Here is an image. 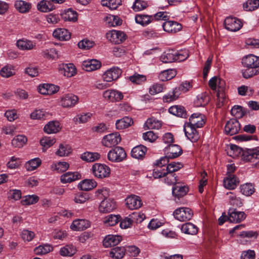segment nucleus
<instances>
[{
  "instance_id": "obj_1",
  "label": "nucleus",
  "mask_w": 259,
  "mask_h": 259,
  "mask_svg": "<svg viewBox=\"0 0 259 259\" xmlns=\"http://www.w3.org/2000/svg\"><path fill=\"white\" fill-rule=\"evenodd\" d=\"M92 170L95 177L99 179L108 178L110 174V168L105 164L96 163L93 165Z\"/></svg>"
},
{
  "instance_id": "obj_2",
  "label": "nucleus",
  "mask_w": 259,
  "mask_h": 259,
  "mask_svg": "<svg viewBox=\"0 0 259 259\" xmlns=\"http://www.w3.org/2000/svg\"><path fill=\"white\" fill-rule=\"evenodd\" d=\"M173 215L176 219L184 222L191 220L193 215V212L190 208L180 207L175 210Z\"/></svg>"
},
{
  "instance_id": "obj_3",
  "label": "nucleus",
  "mask_w": 259,
  "mask_h": 259,
  "mask_svg": "<svg viewBox=\"0 0 259 259\" xmlns=\"http://www.w3.org/2000/svg\"><path fill=\"white\" fill-rule=\"evenodd\" d=\"M126 153L121 147H116L108 153V159L112 162H120L126 157Z\"/></svg>"
},
{
  "instance_id": "obj_4",
  "label": "nucleus",
  "mask_w": 259,
  "mask_h": 259,
  "mask_svg": "<svg viewBox=\"0 0 259 259\" xmlns=\"http://www.w3.org/2000/svg\"><path fill=\"white\" fill-rule=\"evenodd\" d=\"M225 28L231 31H237L242 27V23L239 19L229 17L224 21Z\"/></svg>"
},
{
  "instance_id": "obj_5",
  "label": "nucleus",
  "mask_w": 259,
  "mask_h": 259,
  "mask_svg": "<svg viewBox=\"0 0 259 259\" xmlns=\"http://www.w3.org/2000/svg\"><path fill=\"white\" fill-rule=\"evenodd\" d=\"M121 137L118 133H112L104 136L102 144L107 147H111L117 145L121 141Z\"/></svg>"
},
{
  "instance_id": "obj_6",
  "label": "nucleus",
  "mask_w": 259,
  "mask_h": 259,
  "mask_svg": "<svg viewBox=\"0 0 259 259\" xmlns=\"http://www.w3.org/2000/svg\"><path fill=\"white\" fill-rule=\"evenodd\" d=\"M106 37L111 42L119 44L125 40L126 35L122 31L113 30L106 33Z\"/></svg>"
},
{
  "instance_id": "obj_7",
  "label": "nucleus",
  "mask_w": 259,
  "mask_h": 259,
  "mask_svg": "<svg viewBox=\"0 0 259 259\" xmlns=\"http://www.w3.org/2000/svg\"><path fill=\"white\" fill-rule=\"evenodd\" d=\"M78 101L77 96L72 94H68L61 98L60 104L64 108H71L76 104Z\"/></svg>"
},
{
  "instance_id": "obj_8",
  "label": "nucleus",
  "mask_w": 259,
  "mask_h": 259,
  "mask_svg": "<svg viewBox=\"0 0 259 259\" xmlns=\"http://www.w3.org/2000/svg\"><path fill=\"white\" fill-rule=\"evenodd\" d=\"M116 204L113 199H104L101 202L99 210L101 212L108 213L113 211L116 208Z\"/></svg>"
},
{
  "instance_id": "obj_9",
  "label": "nucleus",
  "mask_w": 259,
  "mask_h": 259,
  "mask_svg": "<svg viewBox=\"0 0 259 259\" xmlns=\"http://www.w3.org/2000/svg\"><path fill=\"white\" fill-rule=\"evenodd\" d=\"M122 71L118 67H113L107 70L103 75L104 81L110 82L118 78Z\"/></svg>"
},
{
  "instance_id": "obj_10",
  "label": "nucleus",
  "mask_w": 259,
  "mask_h": 259,
  "mask_svg": "<svg viewBox=\"0 0 259 259\" xmlns=\"http://www.w3.org/2000/svg\"><path fill=\"white\" fill-rule=\"evenodd\" d=\"M242 64L244 67L259 68V57L253 55H249L242 59Z\"/></svg>"
},
{
  "instance_id": "obj_11",
  "label": "nucleus",
  "mask_w": 259,
  "mask_h": 259,
  "mask_svg": "<svg viewBox=\"0 0 259 259\" xmlns=\"http://www.w3.org/2000/svg\"><path fill=\"white\" fill-rule=\"evenodd\" d=\"M240 130V123L235 119L229 120L225 126V131L227 134L234 135L238 133Z\"/></svg>"
},
{
  "instance_id": "obj_12",
  "label": "nucleus",
  "mask_w": 259,
  "mask_h": 259,
  "mask_svg": "<svg viewBox=\"0 0 259 259\" xmlns=\"http://www.w3.org/2000/svg\"><path fill=\"white\" fill-rule=\"evenodd\" d=\"M204 123L202 114L195 113L191 115L189 118V121L185 124L194 126L195 128H200L202 127Z\"/></svg>"
},
{
  "instance_id": "obj_13",
  "label": "nucleus",
  "mask_w": 259,
  "mask_h": 259,
  "mask_svg": "<svg viewBox=\"0 0 259 259\" xmlns=\"http://www.w3.org/2000/svg\"><path fill=\"white\" fill-rule=\"evenodd\" d=\"M103 96L105 99L111 102L119 101L123 97L121 92L115 90H108L103 93Z\"/></svg>"
},
{
  "instance_id": "obj_14",
  "label": "nucleus",
  "mask_w": 259,
  "mask_h": 259,
  "mask_svg": "<svg viewBox=\"0 0 259 259\" xmlns=\"http://www.w3.org/2000/svg\"><path fill=\"white\" fill-rule=\"evenodd\" d=\"M246 214L243 211H240L235 209H230L228 220L232 223H240L246 218Z\"/></svg>"
},
{
  "instance_id": "obj_15",
  "label": "nucleus",
  "mask_w": 259,
  "mask_h": 259,
  "mask_svg": "<svg viewBox=\"0 0 259 259\" xmlns=\"http://www.w3.org/2000/svg\"><path fill=\"white\" fill-rule=\"evenodd\" d=\"M81 178V175L78 172L68 171L61 176L60 180L62 183L66 184L80 180Z\"/></svg>"
},
{
  "instance_id": "obj_16",
  "label": "nucleus",
  "mask_w": 259,
  "mask_h": 259,
  "mask_svg": "<svg viewBox=\"0 0 259 259\" xmlns=\"http://www.w3.org/2000/svg\"><path fill=\"white\" fill-rule=\"evenodd\" d=\"M59 90V87L49 83L40 84L38 87V92L43 95H52L57 93Z\"/></svg>"
},
{
  "instance_id": "obj_17",
  "label": "nucleus",
  "mask_w": 259,
  "mask_h": 259,
  "mask_svg": "<svg viewBox=\"0 0 259 259\" xmlns=\"http://www.w3.org/2000/svg\"><path fill=\"white\" fill-rule=\"evenodd\" d=\"M125 202L126 206L131 210L138 209L142 205L140 197L135 195L127 197Z\"/></svg>"
},
{
  "instance_id": "obj_18",
  "label": "nucleus",
  "mask_w": 259,
  "mask_h": 259,
  "mask_svg": "<svg viewBox=\"0 0 259 259\" xmlns=\"http://www.w3.org/2000/svg\"><path fill=\"white\" fill-rule=\"evenodd\" d=\"M184 130L186 136L192 142H195L199 139V136L198 133L194 126L185 124Z\"/></svg>"
},
{
  "instance_id": "obj_19",
  "label": "nucleus",
  "mask_w": 259,
  "mask_h": 259,
  "mask_svg": "<svg viewBox=\"0 0 259 259\" xmlns=\"http://www.w3.org/2000/svg\"><path fill=\"white\" fill-rule=\"evenodd\" d=\"M121 240L122 237L120 235H108L104 239L103 244L105 247H109L117 245Z\"/></svg>"
},
{
  "instance_id": "obj_20",
  "label": "nucleus",
  "mask_w": 259,
  "mask_h": 259,
  "mask_svg": "<svg viewBox=\"0 0 259 259\" xmlns=\"http://www.w3.org/2000/svg\"><path fill=\"white\" fill-rule=\"evenodd\" d=\"M162 27L165 31L176 33L182 29V25L176 21H168L163 23Z\"/></svg>"
},
{
  "instance_id": "obj_21",
  "label": "nucleus",
  "mask_w": 259,
  "mask_h": 259,
  "mask_svg": "<svg viewBox=\"0 0 259 259\" xmlns=\"http://www.w3.org/2000/svg\"><path fill=\"white\" fill-rule=\"evenodd\" d=\"M188 192V188L180 183H177L172 187V195L178 198L185 196Z\"/></svg>"
},
{
  "instance_id": "obj_22",
  "label": "nucleus",
  "mask_w": 259,
  "mask_h": 259,
  "mask_svg": "<svg viewBox=\"0 0 259 259\" xmlns=\"http://www.w3.org/2000/svg\"><path fill=\"white\" fill-rule=\"evenodd\" d=\"M90 226V222L85 219L74 220L71 225L70 228L73 230L81 231L85 230Z\"/></svg>"
},
{
  "instance_id": "obj_23",
  "label": "nucleus",
  "mask_w": 259,
  "mask_h": 259,
  "mask_svg": "<svg viewBox=\"0 0 259 259\" xmlns=\"http://www.w3.org/2000/svg\"><path fill=\"white\" fill-rule=\"evenodd\" d=\"M53 36L61 41H66L70 38V33L65 28L56 29L53 33Z\"/></svg>"
},
{
  "instance_id": "obj_24",
  "label": "nucleus",
  "mask_w": 259,
  "mask_h": 259,
  "mask_svg": "<svg viewBox=\"0 0 259 259\" xmlns=\"http://www.w3.org/2000/svg\"><path fill=\"white\" fill-rule=\"evenodd\" d=\"M243 159L246 161L254 162L259 159V149H248L243 154Z\"/></svg>"
},
{
  "instance_id": "obj_25",
  "label": "nucleus",
  "mask_w": 259,
  "mask_h": 259,
  "mask_svg": "<svg viewBox=\"0 0 259 259\" xmlns=\"http://www.w3.org/2000/svg\"><path fill=\"white\" fill-rule=\"evenodd\" d=\"M101 64L100 61L96 59L85 61L82 63V68L87 71H92L99 69Z\"/></svg>"
},
{
  "instance_id": "obj_26",
  "label": "nucleus",
  "mask_w": 259,
  "mask_h": 259,
  "mask_svg": "<svg viewBox=\"0 0 259 259\" xmlns=\"http://www.w3.org/2000/svg\"><path fill=\"white\" fill-rule=\"evenodd\" d=\"M126 249L122 246L112 248L109 251V256L113 259H121L125 255Z\"/></svg>"
},
{
  "instance_id": "obj_27",
  "label": "nucleus",
  "mask_w": 259,
  "mask_h": 259,
  "mask_svg": "<svg viewBox=\"0 0 259 259\" xmlns=\"http://www.w3.org/2000/svg\"><path fill=\"white\" fill-rule=\"evenodd\" d=\"M18 48L22 50H31L35 47V42L27 39L23 38L17 41Z\"/></svg>"
},
{
  "instance_id": "obj_28",
  "label": "nucleus",
  "mask_w": 259,
  "mask_h": 259,
  "mask_svg": "<svg viewBox=\"0 0 259 259\" xmlns=\"http://www.w3.org/2000/svg\"><path fill=\"white\" fill-rule=\"evenodd\" d=\"M238 184V179L234 175H230L224 180V186L228 189H234Z\"/></svg>"
},
{
  "instance_id": "obj_29",
  "label": "nucleus",
  "mask_w": 259,
  "mask_h": 259,
  "mask_svg": "<svg viewBox=\"0 0 259 259\" xmlns=\"http://www.w3.org/2000/svg\"><path fill=\"white\" fill-rule=\"evenodd\" d=\"M168 111L170 113L182 118H187L188 116L187 113L185 108L182 106L175 105L170 107Z\"/></svg>"
},
{
  "instance_id": "obj_30",
  "label": "nucleus",
  "mask_w": 259,
  "mask_h": 259,
  "mask_svg": "<svg viewBox=\"0 0 259 259\" xmlns=\"http://www.w3.org/2000/svg\"><path fill=\"white\" fill-rule=\"evenodd\" d=\"M168 152L167 155L170 159L179 157L182 153V150L180 146L176 144H170L167 148Z\"/></svg>"
},
{
  "instance_id": "obj_31",
  "label": "nucleus",
  "mask_w": 259,
  "mask_h": 259,
  "mask_svg": "<svg viewBox=\"0 0 259 259\" xmlns=\"http://www.w3.org/2000/svg\"><path fill=\"white\" fill-rule=\"evenodd\" d=\"M147 148L140 145L133 148L131 151V155L135 158L141 159L144 157Z\"/></svg>"
},
{
  "instance_id": "obj_32",
  "label": "nucleus",
  "mask_w": 259,
  "mask_h": 259,
  "mask_svg": "<svg viewBox=\"0 0 259 259\" xmlns=\"http://www.w3.org/2000/svg\"><path fill=\"white\" fill-rule=\"evenodd\" d=\"M15 7L21 13L28 12L31 8V4L24 1H17L15 3Z\"/></svg>"
},
{
  "instance_id": "obj_33",
  "label": "nucleus",
  "mask_w": 259,
  "mask_h": 259,
  "mask_svg": "<svg viewBox=\"0 0 259 259\" xmlns=\"http://www.w3.org/2000/svg\"><path fill=\"white\" fill-rule=\"evenodd\" d=\"M45 133L51 134L58 132L60 130V124L56 121L49 122L44 128Z\"/></svg>"
},
{
  "instance_id": "obj_34",
  "label": "nucleus",
  "mask_w": 259,
  "mask_h": 259,
  "mask_svg": "<svg viewBox=\"0 0 259 259\" xmlns=\"http://www.w3.org/2000/svg\"><path fill=\"white\" fill-rule=\"evenodd\" d=\"M38 10L42 12H48L55 9L53 3L49 1L42 0L37 5Z\"/></svg>"
},
{
  "instance_id": "obj_35",
  "label": "nucleus",
  "mask_w": 259,
  "mask_h": 259,
  "mask_svg": "<svg viewBox=\"0 0 259 259\" xmlns=\"http://www.w3.org/2000/svg\"><path fill=\"white\" fill-rule=\"evenodd\" d=\"M97 186L96 182L93 179H86L80 182L78 188L82 190L90 191Z\"/></svg>"
},
{
  "instance_id": "obj_36",
  "label": "nucleus",
  "mask_w": 259,
  "mask_h": 259,
  "mask_svg": "<svg viewBox=\"0 0 259 259\" xmlns=\"http://www.w3.org/2000/svg\"><path fill=\"white\" fill-rule=\"evenodd\" d=\"M153 20V17L152 15L137 14L135 16V21L136 23L143 26L149 24Z\"/></svg>"
},
{
  "instance_id": "obj_37",
  "label": "nucleus",
  "mask_w": 259,
  "mask_h": 259,
  "mask_svg": "<svg viewBox=\"0 0 259 259\" xmlns=\"http://www.w3.org/2000/svg\"><path fill=\"white\" fill-rule=\"evenodd\" d=\"M101 155L97 152H85L82 153L81 156V159L88 162H94L100 158Z\"/></svg>"
},
{
  "instance_id": "obj_38",
  "label": "nucleus",
  "mask_w": 259,
  "mask_h": 259,
  "mask_svg": "<svg viewBox=\"0 0 259 259\" xmlns=\"http://www.w3.org/2000/svg\"><path fill=\"white\" fill-rule=\"evenodd\" d=\"M181 230L185 234L194 235L197 233L198 228L191 223H187L182 225Z\"/></svg>"
},
{
  "instance_id": "obj_39",
  "label": "nucleus",
  "mask_w": 259,
  "mask_h": 259,
  "mask_svg": "<svg viewBox=\"0 0 259 259\" xmlns=\"http://www.w3.org/2000/svg\"><path fill=\"white\" fill-rule=\"evenodd\" d=\"M133 123V119L127 116L118 119L116 122V127L118 130H122L128 127Z\"/></svg>"
},
{
  "instance_id": "obj_40",
  "label": "nucleus",
  "mask_w": 259,
  "mask_h": 259,
  "mask_svg": "<svg viewBox=\"0 0 259 259\" xmlns=\"http://www.w3.org/2000/svg\"><path fill=\"white\" fill-rule=\"evenodd\" d=\"M176 75V71L175 69H167L161 71L159 75V79L162 81H165L173 78Z\"/></svg>"
},
{
  "instance_id": "obj_41",
  "label": "nucleus",
  "mask_w": 259,
  "mask_h": 259,
  "mask_svg": "<svg viewBox=\"0 0 259 259\" xmlns=\"http://www.w3.org/2000/svg\"><path fill=\"white\" fill-rule=\"evenodd\" d=\"M76 252V248L72 245H66L60 249V254L63 256H71Z\"/></svg>"
},
{
  "instance_id": "obj_42",
  "label": "nucleus",
  "mask_w": 259,
  "mask_h": 259,
  "mask_svg": "<svg viewBox=\"0 0 259 259\" xmlns=\"http://www.w3.org/2000/svg\"><path fill=\"white\" fill-rule=\"evenodd\" d=\"M72 151L71 147L67 144H61L59 145V149L56 152V154L59 156H67Z\"/></svg>"
},
{
  "instance_id": "obj_43",
  "label": "nucleus",
  "mask_w": 259,
  "mask_h": 259,
  "mask_svg": "<svg viewBox=\"0 0 259 259\" xmlns=\"http://www.w3.org/2000/svg\"><path fill=\"white\" fill-rule=\"evenodd\" d=\"M175 51H168L163 53L160 56V60L165 63L176 61Z\"/></svg>"
},
{
  "instance_id": "obj_44",
  "label": "nucleus",
  "mask_w": 259,
  "mask_h": 259,
  "mask_svg": "<svg viewBox=\"0 0 259 259\" xmlns=\"http://www.w3.org/2000/svg\"><path fill=\"white\" fill-rule=\"evenodd\" d=\"M56 142L55 138L50 137H45L42 138L40 141V144L42 147V151L44 152L53 145Z\"/></svg>"
},
{
  "instance_id": "obj_45",
  "label": "nucleus",
  "mask_w": 259,
  "mask_h": 259,
  "mask_svg": "<svg viewBox=\"0 0 259 259\" xmlns=\"http://www.w3.org/2000/svg\"><path fill=\"white\" fill-rule=\"evenodd\" d=\"M61 71L64 76L70 77L75 74L76 69L73 64H65Z\"/></svg>"
},
{
  "instance_id": "obj_46",
  "label": "nucleus",
  "mask_w": 259,
  "mask_h": 259,
  "mask_svg": "<svg viewBox=\"0 0 259 259\" xmlns=\"http://www.w3.org/2000/svg\"><path fill=\"white\" fill-rule=\"evenodd\" d=\"M227 195H228L230 204L237 207H241L242 205V200L240 197H237L235 194L230 192L227 193Z\"/></svg>"
},
{
  "instance_id": "obj_47",
  "label": "nucleus",
  "mask_w": 259,
  "mask_h": 259,
  "mask_svg": "<svg viewBox=\"0 0 259 259\" xmlns=\"http://www.w3.org/2000/svg\"><path fill=\"white\" fill-rule=\"evenodd\" d=\"M53 250V247L49 244L40 245L34 249L35 253L37 255H42L48 253Z\"/></svg>"
},
{
  "instance_id": "obj_48",
  "label": "nucleus",
  "mask_w": 259,
  "mask_h": 259,
  "mask_svg": "<svg viewBox=\"0 0 259 259\" xmlns=\"http://www.w3.org/2000/svg\"><path fill=\"white\" fill-rule=\"evenodd\" d=\"M255 191V189L252 184L246 183L241 185L240 191L244 195L249 196L251 195Z\"/></svg>"
},
{
  "instance_id": "obj_49",
  "label": "nucleus",
  "mask_w": 259,
  "mask_h": 259,
  "mask_svg": "<svg viewBox=\"0 0 259 259\" xmlns=\"http://www.w3.org/2000/svg\"><path fill=\"white\" fill-rule=\"evenodd\" d=\"M179 95L180 93H178L177 88H176L172 91V92H169L163 96V102L165 103H169L174 101L179 98Z\"/></svg>"
},
{
  "instance_id": "obj_50",
  "label": "nucleus",
  "mask_w": 259,
  "mask_h": 259,
  "mask_svg": "<svg viewBox=\"0 0 259 259\" xmlns=\"http://www.w3.org/2000/svg\"><path fill=\"white\" fill-rule=\"evenodd\" d=\"M41 163V161L39 158H35L27 162L25 167L27 170L32 171L38 167Z\"/></svg>"
},
{
  "instance_id": "obj_51",
  "label": "nucleus",
  "mask_w": 259,
  "mask_h": 259,
  "mask_svg": "<svg viewBox=\"0 0 259 259\" xmlns=\"http://www.w3.org/2000/svg\"><path fill=\"white\" fill-rule=\"evenodd\" d=\"M39 197L35 195H26L22 198L21 203L25 205H31L37 203Z\"/></svg>"
},
{
  "instance_id": "obj_52",
  "label": "nucleus",
  "mask_w": 259,
  "mask_h": 259,
  "mask_svg": "<svg viewBox=\"0 0 259 259\" xmlns=\"http://www.w3.org/2000/svg\"><path fill=\"white\" fill-rule=\"evenodd\" d=\"M92 115L90 113L80 114L74 117L73 120L75 123H85L90 119Z\"/></svg>"
},
{
  "instance_id": "obj_53",
  "label": "nucleus",
  "mask_w": 259,
  "mask_h": 259,
  "mask_svg": "<svg viewBox=\"0 0 259 259\" xmlns=\"http://www.w3.org/2000/svg\"><path fill=\"white\" fill-rule=\"evenodd\" d=\"M259 7V0H248L243 5L245 11H252L256 10Z\"/></svg>"
},
{
  "instance_id": "obj_54",
  "label": "nucleus",
  "mask_w": 259,
  "mask_h": 259,
  "mask_svg": "<svg viewBox=\"0 0 259 259\" xmlns=\"http://www.w3.org/2000/svg\"><path fill=\"white\" fill-rule=\"evenodd\" d=\"M105 21L110 26H116L121 24V22L117 16L109 15L105 18Z\"/></svg>"
},
{
  "instance_id": "obj_55",
  "label": "nucleus",
  "mask_w": 259,
  "mask_h": 259,
  "mask_svg": "<svg viewBox=\"0 0 259 259\" xmlns=\"http://www.w3.org/2000/svg\"><path fill=\"white\" fill-rule=\"evenodd\" d=\"M49 114L42 109H36L30 114V117L33 119H45Z\"/></svg>"
},
{
  "instance_id": "obj_56",
  "label": "nucleus",
  "mask_w": 259,
  "mask_h": 259,
  "mask_svg": "<svg viewBox=\"0 0 259 259\" xmlns=\"http://www.w3.org/2000/svg\"><path fill=\"white\" fill-rule=\"evenodd\" d=\"M27 138L23 135H18L12 141V144L16 147H22L27 142Z\"/></svg>"
},
{
  "instance_id": "obj_57",
  "label": "nucleus",
  "mask_w": 259,
  "mask_h": 259,
  "mask_svg": "<svg viewBox=\"0 0 259 259\" xmlns=\"http://www.w3.org/2000/svg\"><path fill=\"white\" fill-rule=\"evenodd\" d=\"M245 68L242 70V75L245 78L251 77L259 73L258 69H256V68H251V67Z\"/></svg>"
},
{
  "instance_id": "obj_58",
  "label": "nucleus",
  "mask_w": 259,
  "mask_h": 259,
  "mask_svg": "<svg viewBox=\"0 0 259 259\" xmlns=\"http://www.w3.org/2000/svg\"><path fill=\"white\" fill-rule=\"evenodd\" d=\"M102 4L111 10H115L121 4V0H103Z\"/></svg>"
},
{
  "instance_id": "obj_59",
  "label": "nucleus",
  "mask_w": 259,
  "mask_h": 259,
  "mask_svg": "<svg viewBox=\"0 0 259 259\" xmlns=\"http://www.w3.org/2000/svg\"><path fill=\"white\" fill-rule=\"evenodd\" d=\"M77 14L76 12L72 9H68L63 15V19L65 21L75 22L77 20Z\"/></svg>"
},
{
  "instance_id": "obj_60",
  "label": "nucleus",
  "mask_w": 259,
  "mask_h": 259,
  "mask_svg": "<svg viewBox=\"0 0 259 259\" xmlns=\"http://www.w3.org/2000/svg\"><path fill=\"white\" fill-rule=\"evenodd\" d=\"M0 74L2 76L8 78L14 74L13 67L11 65H6L0 70Z\"/></svg>"
},
{
  "instance_id": "obj_61",
  "label": "nucleus",
  "mask_w": 259,
  "mask_h": 259,
  "mask_svg": "<svg viewBox=\"0 0 259 259\" xmlns=\"http://www.w3.org/2000/svg\"><path fill=\"white\" fill-rule=\"evenodd\" d=\"M69 164L65 161H60L55 164L52 168L58 172H63L67 170L69 168Z\"/></svg>"
},
{
  "instance_id": "obj_62",
  "label": "nucleus",
  "mask_w": 259,
  "mask_h": 259,
  "mask_svg": "<svg viewBox=\"0 0 259 259\" xmlns=\"http://www.w3.org/2000/svg\"><path fill=\"white\" fill-rule=\"evenodd\" d=\"M41 54L44 58L49 59H55L58 58L57 51L55 48L44 50Z\"/></svg>"
},
{
  "instance_id": "obj_63",
  "label": "nucleus",
  "mask_w": 259,
  "mask_h": 259,
  "mask_svg": "<svg viewBox=\"0 0 259 259\" xmlns=\"http://www.w3.org/2000/svg\"><path fill=\"white\" fill-rule=\"evenodd\" d=\"M149 129H159L161 126L160 121L153 118H149L145 123Z\"/></svg>"
},
{
  "instance_id": "obj_64",
  "label": "nucleus",
  "mask_w": 259,
  "mask_h": 259,
  "mask_svg": "<svg viewBox=\"0 0 259 259\" xmlns=\"http://www.w3.org/2000/svg\"><path fill=\"white\" fill-rule=\"evenodd\" d=\"M177 177L175 174L166 171V176L164 177V182L168 185H175L177 184Z\"/></svg>"
}]
</instances>
